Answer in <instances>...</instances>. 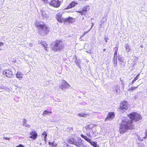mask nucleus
I'll list each match as a JSON object with an SVG mask.
<instances>
[{
    "mask_svg": "<svg viewBox=\"0 0 147 147\" xmlns=\"http://www.w3.org/2000/svg\"><path fill=\"white\" fill-rule=\"evenodd\" d=\"M113 90L117 93H119L120 92V87L119 85H115L113 88Z\"/></svg>",
    "mask_w": 147,
    "mask_h": 147,
    "instance_id": "a211bd4d",
    "label": "nucleus"
},
{
    "mask_svg": "<svg viewBox=\"0 0 147 147\" xmlns=\"http://www.w3.org/2000/svg\"><path fill=\"white\" fill-rule=\"evenodd\" d=\"M4 138L5 139V140H10V138H7V137H4Z\"/></svg>",
    "mask_w": 147,
    "mask_h": 147,
    "instance_id": "58836bf2",
    "label": "nucleus"
},
{
    "mask_svg": "<svg viewBox=\"0 0 147 147\" xmlns=\"http://www.w3.org/2000/svg\"><path fill=\"white\" fill-rule=\"evenodd\" d=\"M24 146L22 144H20L19 145L16 146V147H24Z\"/></svg>",
    "mask_w": 147,
    "mask_h": 147,
    "instance_id": "473e14b6",
    "label": "nucleus"
},
{
    "mask_svg": "<svg viewBox=\"0 0 147 147\" xmlns=\"http://www.w3.org/2000/svg\"><path fill=\"white\" fill-rule=\"evenodd\" d=\"M64 47V45L62 43V40H57L55 41V44L53 48V50L55 51H61Z\"/></svg>",
    "mask_w": 147,
    "mask_h": 147,
    "instance_id": "39448f33",
    "label": "nucleus"
},
{
    "mask_svg": "<svg viewBox=\"0 0 147 147\" xmlns=\"http://www.w3.org/2000/svg\"><path fill=\"white\" fill-rule=\"evenodd\" d=\"M82 19H84V18H82Z\"/></svg>",
    "mask_w": 147,
    "mask_h": 147,
    "instance_id": "5fc2aeb1",
    "label": "nucleus"
},
{
    "mask_svg": "<svg viewBox=\"0 0 147 147\" xmlns=\"http://www.w3.org/2000/svg\"><path fill=\"white\" fill-rule=\"evenodd\" d=\"M67 141L70 144L74 145L78 147H83L81 139L79 138H69L67 139Z\"/></svg>",
    "mask_w": 147,
    "mask_h": 147,
    "instance_id": "7ed1b4c3",
    "label": "nucleus"
},
{
    "mask_svg": "<svg viewBox=\"0 0 147 147\" xmlns=\"http://www.w3.org/2000/svg\"><path fill=\"white\" fill-rule=\"evenodd\" d=\"M70 85L66 81L64 80L62 81L61 85L59 86V87L63 90H64L66 88H68Z\"/></svg>",
    "mask_w": 147,
    "mask_h": 147,
    "instance_id": "1a4fd4ad",
    "label": "nucleus"
},
{
    "mask_svg": "<svg viewBox=\"0 0 147 147\" xmlns=\"http://www.w3.org/2000/svg\"><path fill=\"white\" fill-rule=\"evenodd\" d=\"M23 126L25 127L28 128H29L30 127V125L28 124L27 123L23 124Z\"/></svg>",
    "mask_w": 147,
    "mask_h": 147,
    "instance_id": "c85d7f7f",
    "label": "nucleus"
},
{
    "mask_svg": "<svg viewBox=\"0 0 147 147\" xmlns=\"http://www.w3.org/2000/svg\"><path fill=\"white\" fill-rule=\"evenodd\" d=\"M52 113L51 111L49 112L47 110H45L43 113L42 115L43 116H45L46 115H49L50 113Z\"/></svg>",
    "mask_w": 147,
    "mask_h": 147,
    "instance_id": "412c9836",
    "label": "nucleus"
},
{
    "mask_svg": "<svg viewBox=\"0 0 147 147\" xmlns=\"http://www.w3.org/2000/svg\"><path fill=\"white\" fill-rule=\"evenodd\" d=\"M114 117L115 114L114 112H109L108 114L107 117L105 118V121L111 120L114 118Z\"/></svg>",
    "mask_w": 147,
    "mask_h": 147,
    "instance_id": "9d476101",
    "label": "nucleus"
},
{
    "mask_svg": "<svg viewBox=\"0 0 147 147\" xmlns=\"http://www.w3.org/2000/svg\"><path fill=\"white\" fill-rule=\"evenodd\" d=\"M124 48L125 49V51L128 54H130L131 53V49L128 44H126Z\"/></svg>",
    "mask_w": 147,
    "mask_h": 147,
    "instance_id": "ddd939ff",
    "label": "nucleus"
},
{
    "mask_svg": "<svg viewBox=\"0 0 147 147\" xmlns=\"http://www.w3.org/2000/svg\"><path fill=\"white\" fill-rule=\"evenodd\" d=\"M0 50H1V49L0 48Z\"/></svg>",
    "mask_w": 147,
    "mask_h": 147,
    "instance_id": "6e6d98bb",
    "label": "nucleus"
},
{
    "mask_svg": "<svg viewBox=\"0 0 147 147\" xmlns=\"http://www.w3.org/2000/svg\"><path fill=\"white\" fill-rule=\"evenodd\" d=\"M50 4L51 5L55 7H58L60 5V3L58 0L52 1L50 3Z\"/></svg>",
    "mask_w": 147,
    "mask_h": 147,
    "instance_id": "f8f14e48",
    "label": "nucleus"
},
{
    "mask_svg": "<svg viewBox=\"0 0 147 147\" xmlns=\"http://www.w3.org/2000/svg\"><path fill=\"white\" fill-rule=\"evenodd\" d=\"M129 118L130 119L129 121L134 122L139 121L142 119V116L136 112H133L130 114L128 115Z\"/></svg>",
    "mask_w": 147,
    "mask_h": 147,
    "instance_id": "20e7f679",
    "label": "nucleus"
},
{
    "mask_svg": "<svg viewBox=\"0 0 147 147\" xmlns=\"http://www.w3.org/2000/svg\"><path fill=\"white\" fill-rule=\"evenodd\" d=\"M92 26H91V28H90L91 29L92 28V26H93V23H92Z\"/></svg>",
    "mask_w": 147,
    "mask_h": 147,
    "instance_id": "de8ad7c7",
    "label": "nucleus"
},
{
    "mask_svg": "<svg viewBox=\"0 0 147 147\" xmlns=\"http://www.w3.org/2000/svg\"><path fill=\"white\" fill-rule=\"evenodd\" d=\"M118 61L121 63H125V61L123 59V57H121L120 56H118Z\"/></svg>",
    "mask_w": 147,
    "mask_h": 147,
    "instance_id": "5701e85b",
    "label": "nucleus"
},
{
    "mask_svg": "<svg viewBox=\"0 0 147 147\" xmlns=\"http://www.w3.org/2000/svg\"><path fill=\"white\" fill-rule=\"evenodd\" d=\"M46 138L47 137H46V138H45V137H44V140L45 141H46Z\"/></svg>",
    "mask_w": 147,
    "mask_h": 147,
    "instance_id": "49530a36",
    "label": "nucleus"
},
{
    "mask_svg": "<svg viewBox=\"0 0 147 147\" xmlns=\"http://www.w3.org/2000/svg\"><path fill=\"white\" fill-rule=\"evenodd\" d=\"M56 18L57 19V21L61 23L63 22L64 20L68 21L69 22H71L73 20V18L69 17L68 18L63 19L62 17V14L61 13H57L56 15Z\"/></svg>",
    "mask_w": 147,
    "mask_h": 147,
    "instance_id": "423d86ee",
    "label": "nucleus"
},
{
    "mask_svg": "<svg viewBox=\"0 0 147 147\" xmlns=\"http://www.w3.org/2000/svg\"><path fill=\"white\" fill-rule=\"evenodd\" d=\"M43 1H46L47 2V0H42Z\"/></svg>",
    "mask_w": 147,
    "mask_h": 147,
    "instance_id": "3c124183",
    "label": "nucleus"
},
{
    "mask_svg": "<svg viewBox=\"0 0 147 147\" xmlns=\"http://www.w3.org/2000/svg\"><path fill=\"white\" fill-rule=\"evenodd\" d=\"M88 127H89V126H88L87 127V128H88Z\"/></svg>",
    "mask_w": 147,
    "mask_h": 147,
    "instance_id": "864d4df0",
    "label": "nucleus"
},
{
    "mask_svg": "<svg viewBox=\"0 0 147 147\" xmlns=\"http://www.w3.org/2000/svg\"><path fill=\"white\" fill-rule=\"evenodd\" d=\"M74 57L75 58V62L76 65L78 66L79 68H81V66L80 65L81 60L80 59H78L76 55L74 56Z\"/></svg>",
    "mask_w": 147,
    "mask_h": 147,
    "instance_id": "4468645a",
    "label": "nucleus"
},
{
    "mask_svg": "<svg viewBox=\"0 0 147 147\" xmlns=\"http://www.w3.org/2000/svg\"><path fill=\"white\" fill-rule=\"evenodd\" d=\"M140 74H139L137 75V76L134 78V80H133V81L131 82V84H133L134 83V82L138 79L139 77L140 76Z\"/></svg>",
    "mask_w": 147,
    "mask_h": 147,
    "instance_id": "b1692460",
    "label": "nucleus"
},
{
    "mask_svg": "<svg viewBox=\"0 0 147 147\" xmlns=\"http://www.w3.org/2000/svg\"><path fill=\"white\" fill-rule=\"evenodd\" d=\"M91 29H90V30H89L88 31L84 32V34H85L86 33L88 32Z\"/></svg>",
    "mask_w": 147,
    "mask_h": 147,
    "instance_id": "79ce46f5",
    "label": "nucleus"
},
{
    "mask_svg": "<svg viewBox=\"0 0 147 147\" xmlns=\"http://www.w3.org/2000/svg\"><path fill=\"white\" fill-rule=\"evenodd\" d=\"M85 35V34H83L81 36V37H82L83 36H84Z\"/></svg>",
    "mask_w": 147,
    "mask_h": 147,
    "instance_id": "a18cd8bd",
    "label": "nucleus"
},
{
    "mask_svg": "<svg viewBox=\"0 0 147 147\" xmlns=\"http://www.w3.org/2000/svg\"><path fill=\"white\" fill-rule=\"evenodd\" d=\"M23 124H24L25 123H26L27 121L26 119H23Z\"/></svg>",
    "mask_w": 147,
    "mask_h": 147,
    "instance_id": "2f4dec72",
    "label": "nucleus"
},
{
    "mask_svg": "<svg viewBox=\"0 0 147 147\" xmlns=\"http://www.w3.org/2000/svg\"><path fill=\"white\" fill-rule=\"evenodd\" d=\"M38 44H41L44 47L45 50L47 51H48L47 49V44L45 42V41L41 42L40 41H38Z\"/></svg>",
    "mask_w": 147,
    "mask_h": 147,
    "instance_id": "6ab92c4d",
    "label": "nucleus"
},
{
    "mask_svg": "<svg viewBox=\"0 0 147 147\" xmlns=\"http://www.w3.org/2000/svg\"><path fill=\"white\" fill-rule=\"evenodd\" d=\"M30 134L31 136H30V138H33L34 140L36 139L37 137V134L36 132L35 131H32L30 132Z\"/></svg>",
    "mask_w": 147,
    "mask_h": 147,
    "instance_id": "2eb2a0df",
    "label": "nucleus"
},
{
    "mask_svg": "<svg viewBox=\"0 0 147 147\" xmlns=\"http://www.w3.org/2000/svg\"><path fill=\"white\" fill-rule=\"evenodd\" d=\"M140 47L141 48H143V45H141L140 46Z\"/></svg>",
    "mask_w": 147,
    "mask_h": 147,
    "instance_id": "09e8293b",
    "label": "nucleus"
},
{
    "mask_svg": "<svg viewBox=\"0 0 147 147\" xmlns=\"http://www.w3.org/2000/svg\"><path fill=\"white\" fill-rule=\"evenodd\" d=\"M105 50H106V49H103V51H105Z\"/></svg>",
    "mask_w": 147,
    "mask_h": 147,
    "instance_id": "8fccbe9b",
    "label": "nucleus"
},
{
    "mask_svg": "<svg viewBox=\"0 0 147 147\" xmlns=\"http://www.w3.org/2000/svg\"><path fill=\"white\" fill-rule=\"evenodd\" d=\"M90 144L94 147H99V145H98L95 142L91 141L90 143Z\"/></svg>",
    "mask_w": 147,
    "mask_h": 147,
    "instance_id": "4be33fe9",
    "label": "nucleus"
},
{
    "mask_svg": "<svg viewBox=\"0 0 147 147\" xmlns=\"http://www.w3.org/2000/svg\"><path fill=\"white\" fill-rule=\"evenodd\" d=\"M81 137L82 138H84L86 140L88 138L86 136H84L83 134H81Z\"/></svg>",
    "mask_w": 147,
    "mask_h": 147,
    "instance_id": "7c9ffc66",
    "label": "nucleus"
},
{
    "mask_svg": "<svg viewBox=\"0 0 147 147\" xmlns=\"http://www.w3.org/2000/svg\"><path fill=\"white\" fill-rule=\"evenodd\" d=\"M146 134H147V133H146ZM146 137L144 138V139H145V138H146Z\"/></svg>",
    "mask_w": 147,
    "mask_h": 147,
    "instance_id": "603ef678",
    "label": "nucleus"
},
{
    "mask_svg": "<svg viewBox=\"0 0 147 147\" xmlns=\"http://www.w3.org/2000/svg\"><path fill=\"white\" fill-rule=\"evenodd\" d=\"M78 4V3L74 1H72L70 3L67 7L66 9L72 8L76 6Z\"/></svg>",
    "mask_w": 147,
    "mask_h": 147,
    "instance_id": "f3484780",
    "label": "nucleus"
},
{
    "mask_svg": "<svg viewBox=\"0 0 147 147\" xmlns=\"http://www.w3.org/2000/svg\"><path fill=\"white\" fill-rule=\"evenodd\" d=\"M90 9V8L89 6L87 5L83 7L82 8V10L83 12H84L86 13V12L87 11H88Z\"/></svg>",
    "mask_w": 147,
    "mask_h": 147,
    "instance_id": "aec40b11",
    "label": "nucleus"
},
{
    "mask_svg": "<svg viewBox=\"0 0 147 147\" xmlns=\"http://www.w3.org/2000/svg\"><path fill=\"white\" fill-rule=\"evenodd\" d=\"M35 24L36 27L38 28V33L42 36L47 34L50 30V28L43 22H36Z\"/></svg>",
    "mask_w": 147,
    "mask_h": 147,
    "instance_id": "f03ea898",
    "label": "nucleus"
},
{
    "mask_svg": "<svg viewBox=\"0 0 147 147\" xmlns=\"http://www.w3.org/2000/svg\"><path fill=\"white\" fill-rule=\"evenodd\" d=\"M42 135L44 136V137H47V134L46 133V132L45 131L43 132V133L42 134Z\"/></svg>",
    "mask_w": 147,
    "mask_h": 147,
    "instance_id": "c756f323",
    "label": "nucleus"
},
{
    "mask_svg": "<svg viewBox=\"0 0 147 147\" xmlns=\"http://www.w3.org/2000/svg\"><path fill=\"white\" fill-rule=\"evenodd\" d=\"M134 125V123L131 121L129 120L127 118H123L120 125V133L123 134L126 132L128 129H133Z\"/></svg>",
    "mask_w": 147,
    "mask_h": 147,
    "instance_id": "f257e3e1",
    "label": "nucleus"
},
{
    "mask_svg": "<svg viewBox=\"0 0 147 147\" xmlns=\"http://www.w3.org/2000/svg\"><path fill=\"white\" fill-rule=\"evenodd\" d=\"M29 46L31 47H32L33 45V44L32 43H29Z\"/></svg>",
    "mask_w": 147,
    "mask_h": 147,
    "instance_id": "ea45409f",
    "label": "nucleus"
},
{
    "mask_svg": "<svg viewBox=\"0 0 147 147\" xmlns=\"http://www.w3.org/2000/svg\"><path fill=\"white\" fill-rule=\"evenodd\" d=\"M113 63L114 64V66L116 67L117 65V58H113Z\"/></svg>",
    "mask_w": 147,
    "mask_h": 147,
    "instance_id": "bb28decb",
    "label": "nucleus"
},
{
    "mask_svg": "<svg viewBox=\"0 0 147 147\" xmlns=\"http://www.w3.org/2000/svg\"><path fill=\"white\" fill-rule=\"evenodd\" d=\"M86 140L90 143L91 142V140L88 138Z\"/></svg>",
    "mask_w": 147,
    "mask_h": 147,
    "instance_id": "f704fd0d",
    "label": "nucleus"
},
{
    "mask_svg": "<svg viewBox=\"0 0 147 147\" xmlns=\"http://www.w3.org/2000/svg\"><path fill=\"white\" fill-rule=\"evenodd\" d=\"M117 51H118V49L117 48L115 50L114 54L117 55Z\"/></svg>",
    "mask_w": 147,
    "mask_h": 147,
    "instance_id": "72a5a7b5",
    "label": "nucleus"
},
{
    "mask_svg": "<svg viewBox=\"0 0 147 147\" xmlns=\"http://www.w3.org/2000/svg\"><path fill=\"white\" fill-rule=\"evenodd\" d=\"M3 74L7 77L11 78L12 76V72L8 69H6L4 71Z\"/></svg>",
    "mask_w": 147,
    "mask_h": 147,
    "instance_id": "9b49d317",
    "label": "nucleus"
},
{
    "mask_svg": "<svg viewBox=\"0 0 147 147\" xmlns=\"http://www.w3.org/2000/svg\"><path fill=\"white\" fill-rule=\"evenodd\" d=\"M86 115H87L85 113H79L78 114V116L79 117H86Z\"/></svg>",
    "mask_w": 147,
    "mask_h": 147,
    "instance_id": "a878e982",
    "label": "nucleus"
},
{
    "mask_svg": "<svg viewBox=\"0 0 147 147\" xmlns=\"http://www.w3.org/2000/svg\"><path fill=\"white\" fill-rule=\"evenodd\" d=\"M23 76V74L20 71H18L16 75V77L20 80L22 79Z\"/></svg>",
    "mask_w": 147,
    "mask_h": 147,
    "instance_id": "dca6fc26",
    "label": "nucleus"
},
{
    "mask_svg": "<svg viewBox=\"0 0 147 147\" xmlns=\"http://www.w3.org/2000/svg\"><path fill=\"white\" fill-rule=\"evenodd\" d=\"M137 98V96H134V98H133V99L135 100Z\"/></svg>",
    "mask_w": 147,
    "mask_h": 147,
    "instance_id": "c03bdc74",
    "label": "nucleus"
},
{
    "mask_svg": "<svg viewBox=\"0 0 147 147\" xmlns=\"http://www.w3.org/2000/svg\"><path fill=\"white\" fill-rule=\"evenodd\" d=\"M86 134L88 137H91L90 134V133H87Z\"/></svg>",
    "mask_w": 147,
    "mask_h": 147,
    "instance_id": "c9c22d12",
    "label": "nucleus"
},
{
    "mask_svg": "<svg viewBox=\"0 0 147 147\" xmlns=\"http://www.w3.org/2000/svg\"><path fill=\"white\" fill-rule=\"evenodd\" d=\"M49 144L50 145H51L52 146H53V142H49Z\"/></svg>",
    "mask_w": 147,
    "mask_h": 147,
    "instance_id": "e433bc0d",
    "label": "nucleus"
},
{
    "mask_svg": "<svg viewBox=\"0 0 147 147\" xmlns=\"http://www.w3.org/2000/svg\"><path fill=\"white\" fill-rule=\"evenodd\" d=\"M128 103L126 101H123L120 103L119 107L120 112L123 113L129 107Z\"/></svg>",
    "mask_w": 147,
    "mask_h": 147,
    "instance_id": "0eeeda50",
    "label": "nucleus"
},
{
    "mask_svg": "<svg viewBox=\"0 0 147 147\" xmlns=\"http://www.w3.org/2000/svg\"><path fill=\"white\" fill-rule=\"evenodd\" d=\"M105 40L106 42H107V41L108 40V37H106V38H105Z\"/></svg>",
    "mask_w": 147,
    "mask_h": 147,
    "instance_id": "4c0bfd02",
    "label": "nucleus"
},
{
    "mask_svg": "<svg viewBox=\"0 0 147 147\" xmlns=\"http://www.w3.org/2000/svg\"><path fill=\"white\" fill-rule=\"evenodd\" d=\"M139 85H138L136 87L132 86V87H130L128 89V90L129 91H133V90H135L136 89V88L138 87V86H139Z\"/></svg>",
    "mask_w": 147,
    "mask_h": 147,
    "instance_id": "393cba45",
    "label": "nucleus"
},
{
    "mask_svg": "<svg viewBox=\"0 0 147 147\" xmlns=\"http://www.w3.org/2000/svg\"><path fill=\"white\" fill-rule=\"evenodd\" d=\"M40 12L42 17L43 19L48 20H49L51 19V17L48 14V12L47 11L43 9H41Z\"/></svg>",
    "mask_w": 147,
    "mask_h": 147,
    "instance_id": "6e6552de",
    "label": "nucleus"
},
{
    "mask_svg": "<svg viewBox=\"0 0 147 147\" xmlns=\"http://www.w3.org/2000/svg\"><path fill=\"white\" fill-rule=\"evenodd\" d=\"M77 12L79 13L81 15H85L86 14V13L84 12H83L82 10V11H78Z\"/></svg>",
    "mask_w": 147,
    "mask_h": 147,
    "instance_id": "cd10ccee",
    "label": "nucleus"
},
{
    "mask_svg": "<svg viewBox=\"0 0 147 147\" xmlns=\"http://www.w3.org/2000/svg\"><path fill=\"white\" fill-rule=\"evenodd\" d=\"M4 44V43L3 42H0V46L1 45H3Z\"/></svg>",
    "mask_w": 147,
    "mask_h": 147,
    "instance_id": "37998d69",
    "label": "nucleus"
},
{
    "mask_svg": "<svg viewBox=\"0 0 147 147\" xmlns=\"http://www.w3.org/2000/svg\"><path fill=\"white\" fill-rule=\"evenodd\" d=\"M117 55L114 54L113 58H117Z\"/></svg>",
    "mask_w": 147,
    "mask_h": 147,
    "instance_id": "a19ab883",
    "label": "nucleus"
}]
</instances>
